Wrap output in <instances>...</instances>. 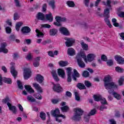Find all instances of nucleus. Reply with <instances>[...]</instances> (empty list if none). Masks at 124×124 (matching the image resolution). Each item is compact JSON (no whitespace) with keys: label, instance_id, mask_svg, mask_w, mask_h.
<instances>
[{"label":"nucleus","instance_id":"obj_28","mask_svg":"<svg viewBox=\"0 0 124 124\" xmlns=\"http://www.w3.org/2000/svg\"><path fill=\"white\" fill-rule=\"evenodd\" d=\"M25 88L29 93H34V90L30 85H25Z\"/></svg>","mask_w":124,"mask_h":124},{"label":"nucleus","instance_id":"obj_40","mask_svg":"<svg viewBox=\"0 0 124 124\" xmlns=\"http://www.w3.org/2000/svg\"><path fill=\"white\" fill-rule=\"evenodd\" d=\"M104 20L106 24L108 26L109 28H112V25L110 23V20L108 19V17H106Z\"/></svg>","mask_w":124,"mask_h":124},{"label":"nucleus","instance_id":"obj_47","mask_svg":"<svg viewBox=\"0 0 124 124\" xmlns=\"http://www.w3.org/2000/svg\"><path fill=\"white\" fill-rule=\"evenodd\" d=\"M82 76H83L85 78H87L89 76H90V73L87 71H85L83 72V73L82 74Z\"/></svg>","mask_w":124,"mask_h":124},{"label":"nucleus","instance_id":"obj_23","mask_svg":"<svg viewBox=\"0 0 124 124\" xmlns=\"http://www.w3.org/2000/svg\"><path fill=\"white\" fill-rule=\"evenodd\" d=\"M76 77H77L78 78H79V77H80V74H79V73H78V72L77 71V70H76V69H74V74L73 75V78L75 81H76L77 80Z\"/></svg>","mask_w":124,"mask_h":124},{"label":"nucleus","instance_id":"obj_12","mask_svg":"<svg viewBox=\"0 0 124 124\" xmlns=\"http://www.w3.org/2000/svg\"><path fill=\"white\" fill-rule=\"evenodd\" d=\"M59 31L62 34H63V35H69V31H68L67 29L65 27L60 28Z\"/></svg>","mask_w":124,"mask_h":124},{"label":"nucleus","instance_id":"obj_24","mask_svg":"<svg viewBox=\"0 0 124 124\" xmlns=\"http://www.w3.org/2000/svg\"><path fill=\"white\" fill-rule=\"evenodd\" d=\"M110 10L108 8H106L104 11V16L107 18L110 17Z\"/></svg>","mask_w":124,"mask_h":124},{"label":"nucleus","instance_id":"obj_45","mask_svg":"<svg viewBox=\"0 0 124 124\" xmlns=\"http://www.w3.org/2000/svg\"><path fill=\"white\" fill-rule=\"evenodd\" d=\"M49 5L51 6L52 9L55 8V1L54 0H50L49 2Z\"/></svg>","mask_w":124,"mask_h":124},{"label":"nucleus","instance_id":"obj_11","mask_svg":"<svg viewBox=\"0 0 124 124\" xmlns=\"http://www.w3.org/2000/svg\"><path fill=\"white\" fill-rule=\"evenodd\" d=\"M15 63L14 62H11V65L12 66L11 67V73L12 74L13 76L15 78L16 76H17V71L15 70V68L14 67V65Z\"/></svg>","mask_w":124,"mask_h":124},{"label":"nucleus","instance_id":"obj_42","mask_svg":"<svg viewBox=\"0 0 124 124\" xmlns=\"http://www.w3.org/2000/svg\"><path fill=\"white\" fill-rule=\"evenodd\" d=\"M22 25H23V23L22 22H18L17 23H16V29L17 31H19L20 27H21Z\"/></svg>","mask_w":124,"mask_h":124},{"label":"nucleus","instance_id":"obj_34","mask_svg":"<svg viewBox=\"0 0 124 124\" xmlns=\"http://www.w3.org/2000/svg\"><path fill=\"white\" fill-rule=\"evenodd\" d=\"M27 100L30 102H35V99L31 95H29L27 96Z\"/></svg>","mask_w":124,"mask_h":124},{"label":"nucleus","instance_id":"obj_26","mask_svg":"<svg viewBox=\"0 0 124 124\" xmlns=\"http://www.w3.org/2000/svg\"><path fill=\"white\" fill-rule=\"evenodd\" d=\"M58 33V30L56 29H51L49 31V34L52 36H54V35H56Z\"/></svg>","mask_w":124,"mask_h":124},{"label":"nucleus","instance_id":"obj_6","mask_svg":"<svg viewBox=\"0 0 124 124\" xmlns=\"http://www.w3.org/2000/svg\"><path fill=\"white\" fill-rule=\"evenodd\" d=\"M60 113V109L59 108H56L55 110L51 111V115L53 116V117H61V118H62V119H65V116L61 114Z\"/></svg>","mask_w":124,"mask_h":124},{"label":"nucleus","instance_id":"obj_9","mask_svg":"<svg viewBox=\"0 0 124 124\" xmlns=\"http://www.w3.org/2000/svg\"><path fill=\"white\" fill-rule=\"evenodd\" d=\"M95 113H96V110H95V109L91 110V111L89 113V114H88L87 116H85L84 120L85 122L86 123H88L89 120H90V116H93V115H95Z\"/></svg>","mask_w":124,"mask_h":124},{"label":"nucleus","instance_id":"obj_19","mask_svg":"<svg viewBox=\"0 0 124 124\" xmlns=\"http://www.w3.org/2000/svg\"><path fill=\"white\" fill-rule=\"evenodd\" d=\"M56 21H60V22H65L67 21V19H66L64 17H62L60 16H55Z\"/></svg>","mask_w":124,"mask_h":124},{"label":"nucleus","instance_id":"obj_39","mask_svg":"<svg viewBox=\"0 0 124 124\" xmlns=\"http://www.w3.org/2000/svg\"><path fill=\"white\" fill-rule=\"evenodd\" d=\"M3 103H7V106H8V103L9 104H11V100H10V99H9L8 97L3 99Z\"/></svg>","mask_w":124,"mask_h":124},{"label":"nucleus","instance_id":"obj_15","mask_svg":"<svg viewBox=\"0 0 124 124\" xmlns=\"http://www.w3.org/2000/svg\"><path fill=\"white\" fill-rule=\"evenodd\" d=\"M21 31L23 34H27V33L31 32V28L28 26H25L22 28Z\"/></svg>","mask_w":124,"mask_h":124},{"label":"nucleus","instance_id":"obj_25","mask_svg":"<svg viewBox=\"0 0 124 124\" xmlns=\"http://www.w3.org/2000/svg\"><path fill=\"white\" fill-rule=\"evenodd\" d=\"M37 19L43 21L44 20H45V15H44L43 13H39L37 14Z\"/></svg>","mask_w":124,"mask_h":124},{"label":"nucleus","instance_id":"obj_10","mask_svg":"<svg viewBox=\"0 0 124 124\" xmlns=\"http://www.w3.org/2000/svg\"><path fill=\"white\" fill-rule=\"evenodd\" d=\"M33 86L39 93H43V89L39 84L36 83H33Z\"/></svg>","mask_w":124,"mask_h":124},{"label":"nucleus","instance_id":"obj_35","mask_svg":"<svg viewBox=\"0 0 124 124\" xmlns=\"http://www.w3.org/2000/svg\"><path fill=\"white\" fill-rule=\"evenodd\" d=\"M62 112H67V111H68V110H69V107H68V106H64L62 107H61V108Z\"/></svg>","mask_w":124,"mask_h":124},{"label":"nucleus","instance_id":"obj_61","mask_svg":"<svg viewBox=\"0 0 124 124\" xmlns=\"http://www.w3.org/2000/svg\"><path fill=\"white\" fill-rule=\"evenodd\" d=\"M5 30H6V32L7 33H11V28H10V27H7L5 28Z\"/></svg>","mask_w":124,"mask_h":124},{"label":"nucleus","instance_id":"obj_43","mask_svg":"<svg viewBox=\"0 0 124 124\" xmlns=\"http://www.w3.org/2000/svg\"><path fill=\"white\" fill-rule=\"evenodd\" d=\"M115 70L117 72H119V73H122L124 72V69L120 67H116Z\"/></svg>","mask_w":124,"mask_h":124},{"label":"nucleus","instance_id":"obj_16","mask_svg":"<svg viewBox=\"0 0 124 124\" xmlns=\"http://www.w3.org/2000/svg\"><path fill=\"white\" fill-rule=\"evenodd\" d=\"M67 53H68V55L71 56H75V55H76V51L72 47H70L68 48Z\"/></svg>","mask_w":124,"mask_h":124},{"label":"nucleus","instance_id":"obj_20","mask_svg":"<svg viewBox=\"0 0 124 124\" xmlns=\"http://www.w3.org/2000/svg\"><path fill=\"white\" fill-rule=\"evenodd\" d=\"M46 19L47 21H49L50 23L53 22V20H54V17H53V15H52V13H49L48 15H46Z\"/></svg>","mask_w":124,"mask_h":124},{"label":"nucleus","instance_id":"obj_27","mask_svg":"<svg viewBox=\"0 0 124 124\" xmlns=\"http://www.w3.org/2000/svg\"><path fill=\"white\" fill-rule=\"evenodd\" d=\"M7 44L5 43H3L1 44V48L3 50V53L5 54H6L7 53H8V50L6 48H5V47H6Z\"/></svg>","mask_w":124,"mask_h":124},{"label":"nucleus","instance_id":"obj_30","mask_svg":"<svg viewBox=\"0 0 124 124\" xmlns=\"http://www.w3.org/2000/svg\"><path fill=\"white\" fill-rule=\"evenodd\" d=\"M59 64L60 66H62V67H64V66H66L67 64H68V62L66 61H61L59 62Z\"/></svg>","mask_w":124,"mask_h":124},{"label":"nucleus","instance_id":"obj_7","mask_svg":"<svg viewBox=\"0 0 124 124\" xmlns=\"http://www.w3.org/2000/svg\"><path fill=\"white\" fill-rule=\"evenodd\" d=\"M24 78L25 80H28L31 76V69L25 68L24 70Z\"/></svg>","mask_w":124,"mask_h":124},{"label":"nucleus","instance_id":"obj_55","mask_svg":"<svg viewBox=\"0 0 124 124\" xmlns=\"http://www.w3.org/2000/svg\"><path fill=\"white\" fill-rule=\"evenodd\" d=\"M47 10V4L46 3H45L42 6V12H45Z\"/></svg>","mask_w":124,"mask_h":124},{"label":"nucleus","instance_id":"obj_21","mask_svg":"<svg viewBox=\"0 0 124 124\" xmlns=\"http://www.w3.org/2000/svg\"><path fill=\"white\" fill-rule=\"evenodd\" d=\"M51 74L55 81H59V78H58V75L57 74V71L55 70H52Z\"/></svg>","mask_w":124,"mask_h":124},{"label":"nucleus","instance_id":"obj_60","mask_svg":"<svg viewBox=\"0 0 124 124\" xmlns=\"http://www.w3.org/2000/svg\"><path fill=\"white\" fill-rule=\"evenodd\" d=\"M42 27L46 28V29H50V28H51V25H50L48 24H45L42 25Z\"/></svg>","mask_w":124,"mask_h":124},{"label":"nucleus","instance_id":"obj_29","mask_svg":"<svg viewBox=\"0 0 124 124\" xmlns=\"http://www.w3.org/2000/svg\"><path fill=\"white\" fill-rule=\"evenodd\" d=\"M80 45H81V47L83 50H85V51H88V48L89 47V46L85 44L84 42H82L80 43Z\"/></svg>","mask_w":124,"mask_h":124},{"label":"nucleus","instance_id":"obj_5","mask_svg":"<svg viewBox=\"0 0 124 124\" xmlns=\"http://www.w3.org/2000/svg\"><path fill=\"white\" fill-rule=\"evenodd\" d=\"M64 39L66 40L65 44L67 47H71L75 43V40L72 38L65 37Z\"/></svg>","mask_w":124,"mask_h":124},{"label":"nucleus","instance_id":"obj_59","mask_svg":"<svg viewBox=\"0 0 124 124\" xmlns=\"http://www.w3.org/2000/svg\"><path fill=\"white\" fill-rule=\"evenodd\" d=\"M26 59L28 61H31V60H32V55L31 53H29L27 55Z\"/></svg>","mask_w":124,"mask_h":124},{"label":"nucleus","instance_id":"obj_4","mask_svg":"<svg viewBox=\"0 0 124 124\" xmlns=\"http://www.w3.org/2000/svg\"><path fill=\"white\" fill-rule=\"evenodd\" d=\"M82 58H83V57L82 56L81 52H80V53H78L76 59L77 62L79 67L81 68H85L86 67V64H85V62L82 61Z\"/></svg>","mask_w":124,"mask_h":124},{"label":"nucleus","instance_id":"obj_2","mask_svg":"<svg viewBox=\"0 0 124 124\" xmlns=\"http://www.w3.org/2000/svg\"><path fill=\"white\" fill-rule=\"evenodd\" d=\"M81 53L82 54L81 56L82 57V59L84 60V62H85L86 63L88 62H91L94 61V59L96 58V55H95L94 54L90 53L88 54L87 56L86 57L85 53Z\"/></svg>","mask_w":124,"mask_h":124},{"label":"nucleus","instance_id":"obj_22","mask_svg":"<svg viewBox=\"0 0 124 124\" xmlns=\"http://www.w3.org/2000/svg\"><path fill=\"white\" fill-rule=\"evenodd\" d=\"M39 62H40V57H37L35 59L33 63L34 67H38L39 66Z\"/></svg>","mask_w":124,"mask_h":124},{"label":"nucleus","instance_id":"obj_58","mask_svg":"<svg viewBox=\"0 0 124 124\" xmlns=\"http://www.w3.org/2000/svg\"><path fill=\"white\" fill-rule=\"evenodd\" d=\"M54 25L55 26H57V27H61L62 26V24L61 23V21L60 20L56 21V22H54Z\"/></svg>","mask_w":124,"mask_h":124},{"label":"nucleus","instance_id":"obj_3","mask_svg":"<svg viewBox=\"0 0 124 124\" xmlns=\"http://www.w3.org/2000/svg\"><path fill=\"white\" fill-rule=\"evenodd\" d=\"M75 112V115L74 116V119L76 121H79L81 119V116L83 115L84 111L80 108H76L74 109Z\"/></svg>","mask_w":124,"mask_h":124},{"label":"nucleus","instance_id":"obj_53","mask_svg":"<svg viewBox=\"0 0 124 124\" xmlns=\"http://www.w3.org/2000/svg\"><path fill=\"white\" fill-rule=\"evenodd\" d=\"M34 97L37 99H39V100H41L42 99V96L39 93H37L36 95H34Z\"/></svg>","mask_w":124,"mask_h":124},{"label":"nucleus","instance_id":"obj_63","mask_svg":"<svg viewBox=\"0 0 124 124\" xmlns=\"http://www.w3.org/2000/svg\"><path fill=\"white\" fill-rule=\"evenodd\" d=\"M107 63L108 65H109V66H111V65H113V60H108Z\"/></svg>","mask_w":124,"mask_h":124},{"label":"nucleus","instance_id":"obj_13","mask_svg":"<svg viewBox=\"0 0 124 124\" xmlns=\"http://www.w3.org/2000/svg\"><path fill=\"white\" fill-rule=\"evenodd\" d=\"M8 107H9V110L11 111L13 114L17 113V108L15 106H12L11 104L8 103Z\"/></svg>","mask_w":124,"mask_h":124},{"label":"nucleus","instance_id":"obj_44","mask_svg":"<svg viewBox=\"0 0 124 124\" xmlns=\"http://www.w3.org/2000/svg\"><path fill=\"white\" fill-rule=\"evenodd\" d=\"M17 86L20 90H23L24 89V87L22 85V83H21V81L20 80H17Z\"/></svg>","mask_w":124,"mask_h":124},{"label":"nucleus","instance_id":"obj_31","mask_svg":"<svg viewBox=\"0 0 124 124\" xmlns=\"http://www.w3.org/2000/svg\"><path fill=\"white\" fill-rule=\"evenodd\" d=\"M93 97L95 101H100L102 98V97L100 95H94Z\"/></svg>","mask_w":124,"mask_h":124},{"label":"nucleus","instance_id":"obj_56","mask_svg":"<svg viewBox=\"0 0 124 124\" xmlns=\"http://www.w3.org/2000/svg\"><path fill=\"white\" fill-rule=\"evenodd\" d=\"M14 2L17 7H20L21 5H20V1L19 0H14Z\"/></svg>","mask_w":124,"mask_h":124},{"label":"nucleus","instance_id":"obj_48","mask_svg":"<svg viewBox=\"0 0 124 124\" xmlns=\"http://www.w3.org/2000/svg\"><path fill=\"white\" fill-rule=\"evenodd\" d=\"M19 18H20L19 14H18L17 13H15L14 15V20L16 21V20H18Z\"/></svg>","mask_w":124,"mask_h":124},{"label":"nucleus","instance_id":"obj_62","mask_svg":"<svg viewBox=\"0 0 124 124\" xmlns=\"http://www.w3.org/2000/svg\"><path fill=\"white\" fill-rule=\"evenodd\" d=\"M49 43H51V40H47L46 41H44L42 43V44L43 45H46V44H49Z\"/></svg>","mask_w":124,"mask_h":124},{"label":"nucleus","instance_id":"obj_17","mask_svg":"<svg viewBox=\"0 0 124 124\" xmlns=\"http://www.w3.org/2000/svg\"><path fill=\"white\" fill-rule=\"evenodd\" d=\"M58 74L59 76L61 77V78H63L64 77H65V73L64 72V71L62 69H58Z\"/></svg>","mask_w":124,"mask_h":124},{"label":"nucleus","instance_id":"obj_18","mask_svg":"<svg viewBox=\"0 0 124 124\" xmlns=\"http://www.w3.org/2000/svg\"><path fill=\"white\" fill-rule=\"evenodd\" d=\"M36 80L38 83L41 84V83L44 81V77L40 74H38L36 77Z\"/></svg>","mask_w":124,"mask_h":124},{"label":"nucleus","instance_id":"obj_8","mask_svg":"<svg viewBox=\"0 0 124 124\" xmlns=\"http://www.w3.org/2000/svg\"><path fill=\"white\" fill-rule=\"evenodd\" d=\"M53 90L54 92H57V93H62V88L61 87V85L59 84H54Z\"/></svg>","mask_w":124,"mask_h":124},{"label":"nucleus","instance_id":"obj_46","mask_svg":"<svg viewBox=\"0 0 124 124\" xmlns=\"http://www.w3.org/2000/svg\"><path fill=\"white\" fill-rule=\"evenodd\" d=\"M111 0H107V3H106L105 2L103 1V3L105 5H107L108 6V7H111Z\"/></svg>","mask_w":124,"mask_h":124},{"label":"nucleus","instance_id":"obj_41","mask_svg":"<svg viewBox=\"0 0 124 124\" xmlns=\"http://www.w3.org/2000/svg\"><path fill=\"white\" fill-rule=\"evenodd\" d=\"M112 22L114 27H119V23H117V19L116 18H112Z\"/></svg>","mask_w":124,"mask_h":124},{"label":"nucleus","instance_id":"obj_38","mask_svg":"<svg viewBox=\"0 0 124 124\" xmlns=\"http://www.w3.org/2000/svg\"><path fill=\"white\" fill-rule=\"evenodd\" d=\"M3 81L4 83H7V84H11V83H12L10 78H3Z\"/></svg>","mask_w":124,"mask_h":124},{"label":"nucleus","instance_id":"obj_14","mask_svg":"<svg viewBox=\"0 0 124 124\" xmlns=\"http://www.w3.org/2000/svg\"><path fill=\"white\" fill-rule=\"evenodd\" d=\"M115 59L117 62L119 64H124V59L120 56H116L115 57Z\"/></svg>","mask_w":124,"mask_h":124},{"label":"nucleus","instance_id":"obj_57","mask_svg":"<svg viewBox=\"0 0 124 124\" xmlns=\"http://www.w3.org/2000/svg\"><path fill=\"white\" fill-rule=\"evenodd\" d=\"M101 59L102 61L104 62H107V57L105 55H102L101 56Z\"/></svg>","mask_w":124,"mask_h":124},{"label":"nucleus","instance_id":"obj_64","mask_svg":"<svg viewBox=\"0 0 124 124\" xmlns=\"http://www.w3.org/2000/svg\"><path fill=\"white\" fill-rule=\"evenodd\" d=\"M101 100V103L102 104H107V102L106 101V99L105 98H103L100 100Z\"/></svg>","mask_w":124,"mask_h":124},{"label":"nucleus","instance_id":"obj_33","mask_svg":"<svg viewBox=\"0 0 124 124\" xmlns=\"http://www.w3.org/2000/svg\"><path fill=\"white\" fill-rule=\"evenodd\" d=\"M77 87H78L79 89V90H84L86 89V86H85V85L81 83H78Z\"/></svg>","mask_w":124,"mask_h":124},{"label":"nucleus","instance_id":"obj_37","mask_svg":"<svg viewBox=\"0 0 124 124\" xmlns=\"http://www.w3.org/2000/svg\"><path fill=\"white\" fill-rule=\"evenodd\" d=\"M40 118L43 120V121H45L46 120V114L43 112H42L40 114Z\"/></svg>","mask_w":124,"mask_h":124},{"label":"nucleus","instance_id":"obj_52","mask_svg":"<svg viewBox=\"0 0 124 124\" xmlns=\"http://www.w3.org/2000/svg\"><path fill=\"white\" fill-rule=\"evenodd\" d=\"M124 79L123 78H121L119 79V80L118 81L119 86H123V85L124 84Z\"/></svg>","mask_w":124,"mask_h":124},{"label":"nucleus","instance_id":"obj_54","mask_svg":"<svg viewBox=\"0 0 124 124\" xmlns=\"http://www.w3.org/2000/svg\"><path fill=\"white\" fill-rule=\"evenodd\" d=\"M66 71L67 73V75H71V71L72 70V68L71 67H68L66 69Z\"/></svg>","mask_w":124,"mask_h":124},{"label":"nucleus","instance_id":"obj_36","mask_svg":"<svg viewBox=\"0 0 124 124\" xmlns=\"http://www.w3.org/2000/svg\"><path fill=\"white\" fill-rule=\"evenodd\" d=\"M36 32L37 33V36H38V37H43V36H44L43 33L40 32V31H39L38 29L36 30Z\"/></svg>","mask_w":124,"mask_h":124},{"label":"nucleus","instance_id":"obj_1","mask_svg":"<svg viewBox=\"0 0 124 124\" xmlns=\"http://www.w3.org/2000/svg\"><path fill=\"white\" fill-rule=\"evenodd\" d=\"M105 88L108 91L109 94H113L116 99H121V95L114 92V89H118V85L114 82L111 81V77L107 76L104 78Z\"/></svg>","mask_w":124,"mask_h":124},{"label":"nucleus","instance_id":"obj_49","mask_svg":"<svg viewBox=\"0 0 124 124\" xmlns=\"http://www.w3.org/2000/svg\"><path fill=\"white\" fill-rule=\"evenodd\" d=\"M60 101H61V99H52L51 100V102L53 104H57V103H59Z\"/></svg>","mask_w":124,"mask_h":124},{"label":"nucleus","instance_id":"obj_32","mask_svg":"<svg viewBox=\"0 0 124 124\" xmlns=\"http://www.w3.org/2000/svg\"><path fill=\"white\" fill-rule=\"evenodd\" d=\"M66 4L69 7H74L75 6V4L73 1H67L66 2Z\"/></svg>","mask_w":124,"mask_h":124},{"label":"nucleus","instance_id":"obj_51","mask_svg":"<svg viewBox=\"0 0 124 124\" xmlns=\"http://www.w3.org/2000/svg\"><path fill=\"white\" fill-rule=\"evenodd\" d=\"M75 96L76 100L77 101H80V96H79V94H78V92H75Z\"/></svg>","mask_w":124,"mask_h":124},{"label":"nucleus","instance_id":"obj_50","mask_svg":"<svg viewBox=\"0 0 124 124\" xmlns=\"http://www.w3.org/2000/svg\"><path fill=\"white\" fill-rule=\"evenodd\" d=\"M85 85L87 88H90V87H92V83L89 80H86L85 81Z\"/></svg>","mask_w":124,"mask_h":124}]
</instances>
